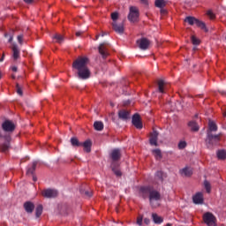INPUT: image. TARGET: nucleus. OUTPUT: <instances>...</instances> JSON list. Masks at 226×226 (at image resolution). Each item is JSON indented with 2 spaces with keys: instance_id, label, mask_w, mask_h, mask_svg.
<instances>
[{
  "instance_id": "obj_1",
  "label": "nucleus",
  "mask_w": 226,
  "mask_h": 226,
  "mask_svg": "<svg viewBox=\"0 0 226 226\" xmlns=\"http://www.w3.org/2000/svg\"><path fill=\"white\" fill-rule=\"evenodd\" d=\"M139 194L144 200L149 199V203L152 208H157L160 207L162 195L158 190L154 188V186H141L139 189Z\"/></svg>"
},
{
  "instance_id": "obj_2",
  "label": "nucleus",
  "mask_w": 226,
  "mask_h": 226,
  "mask_svg": "<svg viewBox=\"0 0 226 226\" xmlns=\"http://www.w3.org/2000/svg\"><path fill=\"white\" fill-rule=\"evenodd\" d=\"M87 57H78L72 64V67L77 71L78 76L80 79L86 80L90 78L91 72L87 67Z\"/></svg>"
},
{
  "instance_id": "obj_3",
  "label": "nucleus",
  "mask_w": 226,
  "mask_h": 226,
  "mask_svg": "<svg viewBox=\"0 0 226 226\" xmlns=\"http://www.w3.org/2000/svg\"><path fill=\"white\" fill-rule=\"evenodd\" d=\"M222 133L221 132L218 134H214V133L207 134L206 146L207 149L214 150L215 147H219L222 139Z\"/></svg>"
},
{
  "instance_id": "obj_4",
  "label": "nucleus",
  "mask_w": 226,
  "mask_h": 226,
  "mask_svg": "<svg viewBox=\"0 0 226 226\" xmlns=\"http://www.w3.org/2000/svg\"><path fill=\"white\" fill-rule=\"evenodd\" d=\"M203 220L207 226H217V219L211 212H206L203 215Z\"/></svg>"
},
{
  "instance_id": "obj_5",
  "label": "nucleus",
  "mask_w": 226,
  "mask_h": 226,
  "mask_svg": "<svg viewBox=\"0 0 226 226\" xmlns=\"http://www.w3.org/2000/svg\"><path fill=\"white\" fill-rule=\"evenodd\" d=\"M139 11L137 7L131 6L128 19L131 23H136L139 21Z\"/></svg>"
},
{
  "instance_id": "obj_6",
  "label": "nucleus",
  "mask_w": 226,
  "mask_h": 226,
  "mask_svg": "<svg viewBox=\"0 0 226 226\" xmlns=\"http://www.w3.org/2000/svg\"><path fill=\"white\" fill-rule=\"evenodd\" d=\"M122 154L120 148H114L109 153V157L112 160V163H117L121 159Z\"/></svg>"
},
{
  "instance_id": "obj_7",
  "label": "nucleus",
  "mask_w": 226,
  "mask_h": 226,
  "mask_svg": "<svg viewBox=\"0 0 226 226\" xmlns=\"http://www.w3.org/2000/svg\"><path fill=\"white\" fill-rule=\"evenodd\" d=\"M41 195L47 199H54L58 196V191L56 189H45L42 191Z\"/></svg>"
},
{
  "instance_id": "obj_8",
  "label": "nucleus",
  "mask_w": 226,
  "mask_h": 226,
  "mask_svg": "<svg viewBox=\"0 0 226 226\" xmlns=\"http://www.w3.org/2000/svg\"><path fill=\"white\" fill-rule=\"evenodd\" d=\"M2 129L5 132H13L15 130V124L11 120H4L2 124Z\"/></svg>"
},
{
  "instance_id": "obj_9",
  "label": "nucleus",
  "mask_w": 226,
  "mask_h": 226,
  "mask_svg": "<svg viewBox=\"0 0 226 226\" xmlns=\"http://www.w3.org/2000/svg\"><path fill=\"white\" fill-rule=\"evenodd\" d=\"M108 47H109L108 42H102L100 44L98 48L99 53L101 54L103 59H106L107 56H109Z\"/></svg>"
},
{
  "instance_id": "obj_10",
  "label": "nucleus",
  "mask_w": 226,
  "mask_h": 226,
  "mask_svg": "<svg viewBox=\"0 0 226 226\" xmlns=\"http://www.w3.org/2000/svg\"><path fill=\"white\" fill-rule=\"evenodd\" d=\"M137 43L139 44V47L140 49L142 50H147L149 49L150 46V41L147 38H141L140 40H139L137 41Z\"/></svg>"
},
{
  "instance_id": "obj_11",
  "label": "nucleus",
  "mask_w": 226,
  "mask_h": 226,
  "mask_svg": "<svg viewBox=\"0 0 226 226\" xmlns=\"http://www.w3.org/2000/svg\"><path fill=\"white\" fill-rule=\"evenodd\" d=\"M158 137L159 132L155 130H154L153 132L150 133L149 142L151 146L158 147Z\"/></svg>"
},
{
  "instance_id": "obj_12",
  "label": "nucleus",
  "mask_w": 226,
  "mask_h": 226,
  "mask_svg": "<svg viewBox=\"0 0 226 226\" xmlns=\"http://www.w3.org/2000/svg\"><path fill=\"white\" fill-rule=\"evenodd\" d=\"M4 141L3 144H0V150L3 153H6L10 148V141L11 137L10 136H4Z\"/></svg>"
},
{
  "instance_id": "obj_13",
  "label": "nucleus",
  "mask_w": 226,
  "mask_h": 226,
  "mask_svg": "<svg viewBox=\"0 0 226 226\" xmlns=\"http://www.w3.org/2000/svg\"><path fill=\"white\" fill-rule=\"evenodd\" d=\"M132 124L139 130H141L143 128L142 122L140 121V116L139 114L136 113L133 115Z\"/></svg>"
},
{
  "instance_id": "obj_14",
  "label": "nucleus",
  "mask_w": 226,
  "mask_h": 226,
  "mask_svg": "<svg viewBox=\"0 0 226 226\" xmlns=\"http://www.w3.org/2000/svg\"><path fill=\"white\" fill-rule=\"evenodd\" d=\"M113 30L118 34H123L124 32V27L123 23H117V21H114L112 24Z\"/></svg>"
},
{
  "instance_id": "obj_15",
  "label": "nucleus",
  "mask_w": 226,
  "mask_h": 226,
  "mask_svg": "<svg viewBox=\"0 0 226 226\" xmlns=\"http://www.w3.org/2000/svg\"><path fill=\"white\" fill-rule=\"evenodd\" d=\"M218 131V126L215 122L209 120L208 129L207 131V134H213V132H216Z\"/></svg>"
},
{
  "instance_id": "obj_16",
  "label": "nucleus",
  "mask_w": 226,
  "mask_h": 226,
  "mask_svg": "<svg viewBox=\"0 0 226 226\" xmlns=\"http://www.w3.org/2000/svg\"><path fill=\"white\" fill-rule=\"evenodd\" d=\"M118 117L120 120L127 121L130 118V112L125 109H121L118 111Z\"/></svg>"
},
{
  "instance_id": "obj_17",
  "label": "nucleus",
  "mask_w": 226,
  "mask_h": 226,
  "mask_svg": "<svg viewBox=\"0 0 226 226\" xmlns=\"http://www.w3.org/2000/svg\"><path fill=\"white\" fill-rule=\"evenodd\" d=\"M24 208L27 214H32L34 210V204L32 201H26L24 203Z\"/></svg>"
},
{
  "instance_id": "obj_18",
  "label": "nucleus",
  "mask_w": 226,
  "mask_h": 226,
  "mask_svg": "<svg viewBox=\"0 0 226 226\" xmlns=\"http://www.w3.org/2000/svg\"><path fill=\"white\" fill-rule=\"evenodd\" d=\"M111 169H112V171L115 173V175L117 177H120L122 176V172H121V170L119 169L118 162H112L111 163Z\"/></svg>"
},
{
  "instance_id": "obj_19",
  "label": "nucleus",
  "mask_w": 226,
  "mask_h": 226,
  "mask_svg": "<svg viewBox=\"0 0 226 226\" xmlns=\"http://www.w3.org/2000/svg\"><path fill=\"white\" fill-rule=\"evenodd\" d=\"M164 177H165V174H164L163 171H162V170L156 171L155 176H154V179H155L157 184L162 183L163 180H164Z\"/></svg>"
},
{
  "instance_id": "obj_20",
  "label": "nucleus",
  "mask_w": 226,
  "mask_h": 226,
  "mask_svg": "<svg viewBox=\"0 0 226 226\" xmlns=\"http://www.w3.org/2000/svg\"><path fill=\"white\" fill-rule=\"evenodd\" d=\"M11 50H12V57L15 61H17L19 57V54H20V50L18 48L17 44H13L11 47Z\"/></svg>"
},
{
  "instance_id": "obj_21",
  "label": "nucleus",
  "mask_w": 226,
  "mask_h": 226,
  "mask_svg": "<svg viewBox=\"0 0 226 226\" xmlns=\"http://www.w3.org/2000/svg\"><path fill=\"white\" fill-rule=\"evenodd\" d=\"M204 201L203 199V193L202 192H197L194 196H193V202L195 204H202Z\"/></svg>"
},
{
  "instance_id": "obj_22",
  "label": "nucleus",
  "mask_w": 226,
  "mask_h": 226,
  "mask_svg": "<svg viewBox=\"0 0 226 226\" xmlns=\"http://www.w3.org/2000/svg\"><path fill=\"white\" fill-rule=\"evenodd\" d=\"M81 147H84V151L87 154L91 152V147H92V142L90 139H87L86 141L82 142Z\"/></svg>"
},
{
  "instance_id": "obj_23",
  "label": "nucleus",
  "mask_w": 226,
  "mask_h": 226,
  "mask_svg": "<svg viewBox=\"0 0 226 226\" xmlns=\"http://www.w3.org/2000/svg\"><path fill=\"white\" fill-rule=\"evenodd\" d=\"M152 218L155 224H161L163 222V218L158 215L156 213L152 214Z\"/></svg>"
},
{
  "instance_id": "obj_24",
  "label": "nucleus",
  "mask_w": 226,
  "mask_h": 226,
  "mask_svg": "<svg viewBox=\"0 0 226 226\" xmlns=\"http://www.w3.org/2000/svg\"><path fill=\"white\" fill-rule=\"evenodd\" d=\"M195 25L197 26V27L200 28L201 30H204L206 33L208 32L207 26H206V24L205 22L200 20L197 19L196 22H195Z\"/></svg>"
},
{
  "instance_id": "obj_25",
  "label": "nucleus",
  "mask_w": 226,
  "mask_h": 226,
  "mask_svg": "<svg viewBox=\"0 0 226 226\" xmlns=\"http://www.w3.org/2000/svg\"><path fill=\"white\" fill-rule=\"evenodd\" d=\"M94 127L95 131L102 132L104 128V124L102 121H95L94 124Z\"/></svg>"
},
{
  "instance_id": "obj_26",
  "label": "nucleus",
  "mask_w": 226,
  "mask_h": 226,
  "mask_svg": "<svg viewBox=\"0 0 226 226\" xmlns=\"http://www.w3.org/2000/svg\"><path fill=\"white\" fill-rule=\"evenodd\" d=\"M52 39L56 41V43L62 44L64 41V36L60 34H56L52 36Z\"/></svg>"
},
{
  "instance_id": "obj_27",
  "label": "nucleus",
  "mask_w": 226,
  "mask_h": 226,
  "mask_svg": "<svg viewBox=\"0 0 226 226\" xmlns=\"http://www.w3.org/2000/svg\"><path fill=\"white\" fill-rule=\"evenodd\" d=\"M197 19H196L195 17L188 16V17H186L185 22L188 23L190 26H194V25H196Z\"/></svg>"
},
{
  "instance_id": "obj_28",
  "label": "nucleus",
  "mask_w": 226,
  "mask_h": 226,
  "mask_svg": "<svg viewBox=\"0 0 226 226\" xmlns=\"http://www.w3.org/2000/svg\"><path fill=\"white\" fill-rule=\"evenodd\" d=\"M189 127L191 128V130L192 132H199L200 131V127L198 125V124L195 121H190L189 122Z\"/></svg>"
},
{
  "instance_id": "obj_29",
  "label": "nucleus",
  "mask_w": 226,
  "mask_h": 226,
  "mask_svg": "<svg viewBox=\"0 0 226 226\" xmlns=\"http://www.w3.org/2000/svg\"><path fill=\"white\" fill-rule=\"evenodd\" d=\"M71 144L74 147H80L82 145V142H79V140L76 137H72L71 139Z\"/></svg>"
},
{
  "instance_id": "obj_30",
  "label": "nucleus",
  "mask_w": 226,
  "mask_h": 226,
  "mask_svg": "<svg viewBox=\"0 0 226 226\" xmlns=\"http://www.w3.org/2000/svg\"><path fill=\"white\" fill-rule=\"evenodd\" d=\"M181 174L185 177H191L192 175V170L190 168L185 167L181 170Z\"/></svg>"
},
{
  "instance_id": "obj_31",
  "label": "nucleus",
  "mask_w": 226,
  "mask_h": 226,
  "mask_svg": "<svg viewBox=\"0 0 226 226\" xmlns=\"http://www.w3.org/2000/svg\"><path fill=\"white\" fill-rule=\"evenodd\" d=\"M164 89H165V82H164L163 79H160L158 81V90H159V93L164 94Z\"/></svg>"
},
{
  "instance_id": "obj_32",
  "label": "nucleus",
  "mask_w": 226,
  "mask_h": 226,
  "mask_svg": "<svg viewBox=\"0 0 226 226\" xmlns=\"http://www.w3.org/2000/svg\"><path fill=\"white\" fill-rule=\"evenodd\" d=\"M166 6V2L164 0H155V7L159 9H163Z\"/></svg>"
},
{
  "instance_id": "obj_33",
  "label": "nucleus",
  "mask_w": 226,
  "mask_h": 226,
  "mask_svg": "<svg viewBox=\"0 0 226 226\" xmlns=\"http://www.w3.org/2000/svg\"><path fill=\"white\" fill-rule=\"evenodd\" d=\"M217 156L220 160H225L226 159V150H224V149L218 150Z\"/></svg>"
},
{
  "instance_id": "obj_34",
  "label": "nucleus",
  "mask_w": 226,
  "mask_h": 226,
  "mask_svg": "<svg viewBox=\"0 0 226 226\" xmlns=\"http://www.w3.org/2000/svg\"><path fill=\"white\" fill-rule=\"evenodd\" d=\"M37 166V162H34L31 168H28L26 170V175H33L35 171V168Z\"/></svg>"
},
{
  "instance_id": "obj_35",
  "label": "nucleus",
  "mask_w": 226,
  "mask_h": 226,
  "mask_svg": "<svg viewBox=\"0 0 226 226\" xmlns=\"http://www.w3.org/2000/svg\"><path fill=\"white\" fill-rule=\"evenodd\" d=\"M153 154L156 160H161L162 158V152L159 148L154 149Z\"/></svg>"
},
{
  "instance_id": "obj_36",
  "label": "nucleus",
  "mask_w": 226,
  "mask_h": 226,
  "mask_svg": "<svg viewBox=\"0 0 226 226\" xmlns=\"http://www.w3.org/2000/svg\"><path fill=\"white\" fill-rule=\"evenodd\" d=\"M42 210H43V207L42 205H38L36 209H35V215H36V218H39L41 214H42Z\"/></svg>"
},
{
  "instance_id": "obj_37",
  "label": "nucleus",
  "mask_w": 226,
  "mask_h": 226,
  "mask_svg": "<svg viewBox=\"0 0 226 226\" xmlns=\"http://www.w3.org/2000/svg\"><path fill=\"white\" fill-rule=\"evenodd\" d=\"M80 193L84 195L87 198H91L92 197V191L89 190H85V189H80Z\"/></svg>"
},
{
  "instance_id": "obj_38",
  "label": "nucleus",
  "mask_w": 226,
  "mask_h": 226,
  "mask_svg": "<svg viewBox=\"0 0 226 226\" xmlns=\"http://www.w3.org/2000/svg\"><path fill=\"white\" fill-rule=\"evenodd\" d=\"M204 186H205L207 192L210 193L211 192V184L209 183V181L205 180Z\"/></svg>"
},
{
  "instance_id": "obj_39",
  "label": "nucleus",
  "mask_w": 226,
  "mask_h": 226,
  "mask_svg": "<svg viewBox=\"0 0 226 226\" xmlns=\"http://www.w3.org/2000/svg\"><path fill=\"white\" fill-rule=\"evenodd\" d=\"M192 44L195 46H199L200 44V41L195 36H192Z\"/></svg>"
},
{
  "instance_id": "obj_40",
  "label": "nucleus",
  "mask_w": 226,
  "mask_h": 226,
  "mask_svg": "<svg viewBox=\"0 0 226 226\" xmlns=\"http://www.w3.org/2000/svg\"><path fill=\"white\" fill-rule=\"evenodd\" d=\"M186 146H187V144H186V142L185 141H180L179 143H178V148L179 149H185V147H186Z\"/></svg>"
},
{
  "instance_id": "obj_41",
  "label": "nucleus",
  "mask_w": 226,
  "mask_h": 226,
  "mask_svg": "<svg viewBox=\"0 0 226 226\" xmlns=\"http://www.w3.org/2000/svg\"><path fill=\"white\" fill-rule=\"evenodd\" d=\"M117 19H118V13L117 12L111 13V19L113 20V22H117Z\"/></svg>"
},
{
  "instance_id": "obj_42",
  "label": "nucleus",
  "mask_w": 226,
  "mask_h": 226,
  "mask_svg": "<svg viewBox=\"0 0 226 226\" xmlns=\"http://www.w3.org/2000/svg\"><path fill=\"white\" fill-rule=\"evenodd\" d=\"M16 91H17V94H18L19 96H22L23 92H22L21 87H19V84H16Z\"/></svg>"
},
{
  "instance_id": "obj_43",
  "label": "nucleus",
  "mask_w": 226,
  "mask_h": 226,
  "mask_svg": "<svg viewBox=\"0 0 226 226\" xmlns=\"http://www.w3.org/2000/svg\"><path fill=\"white\" fill-rule=\"evenodd\" d=\"M207 16L210 18V19L214 20L215 19V15L212 11H207Z\"/></svg>"
},
{
  "instance_id": "obj_44",
  "label": "nucleus",
  "mask_w": 226,
  "mask_h": 226,
  "mask_svg": "<svg viewBox=\"0 0 226 226\" xmlns=\"http://www.w3.org/2000/svg\"><path fill=\"white\" fill-rule=\"evenodd\" d=\"M17 40H18V42H19L20 45L23 44V35H22V34L18 35Z\"/></svg>"
},
{
  "instance_id": "obj_45",
  "label": "nucleus",
  "mask_w": 226,
  "mask_h": 226,
  "mask_svg": "<svg viewBox=\"0 0 226 226\" xmlns=\"http://www.w3.org/2000/svg\"><path fill=\"white\" fill-rule=\"evenodd\" d=\"M142 222H143V218L142 217H138L137 219V224L141 226L142 225Z\"/></svg>"
},
{
  "instance_id": "obj_46",
  "label": "nucleus",
  "mask_w": 226,
  "mask_h": 226,
  "mask_svg": "<svg viewBox=\"0 0 226 226\" xmlns=\"http://www.w3.org/2000/svg\"><path fill=\"white\" fill-rule=\"evenodd\" d=\"M24 2L27 4H31L33 3V0H24Z\"/></svg>"
},
{
  "instance_id": "obj_47",
  "label": "nucleus",
  "mask_w": 226,
  "mask_h": 226,
  "mask_svg": "<svg viewBox=\"0 0 226 226\" xmlns=\"http://www.w3.org/2000/svg\"><path fill=\"white\" fill-rule=\"evenodd\" d=\"M81 34H82V32H81V31L76 32V36H77V37H80Z\"/></svg>"
},
{
  "instance_id": "obj_48",
  "label": "nucleus",
  "mask_w": 226,
  "mask_h": 226,
  "mask_svg": "<svg viewBox=\"0 0 226 226\" xmlns=\"http://www.w3.org/2000/svg\"><path fill=\"white\" fill-rule=\"evenodd\" d=\"M11 70H12L13 72H18V68L16 66H13L11 68Z\"/></svg>"
},
{
  "instance_id": "obj_49",
  "label": "nucleus",
  "mask_w": 226,
  "mask_h": 226,
  "mask_svg": "<svg viewBox=\"0 0 226 226\" xmlns=\"http://www.w3.org/2000/svg\"><path fill=\"white\" fill-rule=\"evenodd\" d=\"M144 222L146 224H148L150 222V220L148 218H145Z\"/></svg>"
},
{
  "instance_id": "obj_50",
  "label": "nucleus",
  "mask_w": 226,
  "mask_h": 226,
  "mask_svg": "<svg viewBox=\"0 0 226 226\" xmlns=\"http://www.w3.org/2000/svg\"><path fill=\"white\" fill-rule=\"evenodd\" d=\"M4 60V54H3L2 57L0 58V63H3Z\"/></svg>"
},
{
  "instance_id": "obj_51",
  "label": "nucleus",
  "mask_w": 226,
  "mask_h": 226,
  "mask_svg": "<svg viewBox=\"0 0 226 226\" xmlns=\"http://www.w3.org/2000/svg\"><path fill=\"white\" fill-rule=\"evenodd\" d=\"M141 3L147 5V0H141Z\"/></svg>"
},
{
  "instance_id": "obj_52",
  "label": "nucleus",
  "mask_w": 226,
  "mask_h": 226,
  "mask_svg": "<svg viewBox=\"0 0 226 226\" xmlns=\"http://www.w3.org/2000/svg\"><path fill=\"white\" fill-rule=\"evenodd\" d=\"M12 40H13V37L11 36V37L9 38V42L11 43V42L12 41Z\"/></svg>"
},
{
  "instance_id": "obj_53",
  "label": "nucleus",
  "mask_w": 226,
  "mask_h": 226,
  "mask_svg": "<svg viewBox=\"0 0 226 226\" xmlns=\"http://www.w3.org/2000/svg\"><path fill=\"white\" fill-rule=\"evenodd\" d=\"M33 180H34V182H36V181H37V178L34 176V177H33Z\"/></svg>"
},
{
  "instance_id": "obj_54",
  "label": "nucleus",
  "mask_w": 226,
  "mask_h": 226,
  "mask_svg": "<svg viewBox=\"0 0 226 226\" xmlns=\"http://www.w3.org/2000/svg\"><path fill=\"white\" fill-rule=\"evenodd\" d=\"M100 35H96L95 40L97 41L99 39Z\"/></svg>"
},
{
  "instance_id": "obj_55",
  "label": "nucleus",
  "mask_w": 226,
  "mask_h": 226,
  "mask_svg": "<svg viewBox=\"0 0 226 226\" xmlns=\"http://www.w3.org/2000/svg\"><path fill=\"white\" fill-rule=\"evenodd\" d=\"M11 78H12V79H16L15 75H11Z\"/></svg>"
},
{
  "instance_id": "obj_56",
  "label": "nucleus",
  "mask_w": 226,
  "mask_h": 226,
  "mask_svg": "<svg viewBox=\"0 0 226 226\" xmlns=\"http://www.w3.org/2000/svg\"><path fill=\"white\" fill-rule=\"evenodd\" d=\"M4 137H3V134H1V132H0V139H3Z\"/></svg>"
},
{
  "instance_id": "obj_57",
  "label": "nucleus",
  "mask_w": 226,
  "mask_h": 226,
  "mask_svg": "<svg viewBox=\"0 0 226 226\" xmlns=\"http://www.w3.org/2000/svg\"><path fill=\"white\" fill-rule=\"evenodd\" d=\"M167 226H172V224L169 222V223H167Z\"/></svg>"
},
{
  "instance_id": "obj_58",
  "label": "nucleus",
  "mask_w": 226,
  "mask_h": 226,
  "mask_svg": "<svg viewBox=\"0 0 226 226\" xmlns=\"http://www.w3.org/2000/svg\"><path fill=\"white\" fill-rule=\"evenodd\" d=\"M224 117H226V112L223 113Z\"/></svg>"
},
{
  "instance_id": "obj_59",
  "label": "nucleus",
  "mask_w": 226,
  "mask_h": 226,
  "mask_svg": "<svg viewBox=\"0 0 226 226\" xmlns=\"http://www.w3.org/2000/svg\"><path fill=\"white\" fill-rule=\"evenodd\" d=\"M162 13H165V11H162Z\"/></svg>"
},
{
  "instance_id": "obj_60",
  "label": "nucleus",
  "mask_w": 226,
  "mask_h": 226,
  "mask_svg": "<svg viewBox=\"0 0 226 226\" xmlns=\"http://www.w3.org/2000/svg\"><path fill=\"white\" fill-rule=\"evenodd\" d=\"M103 36H104V34H102V37H103Z\"/></svg>"
},
{
  "instance_id": "obj_61",
  "label": "nucleus",
  "mask_w": 226,
  "mask_h": 226,
  "mask_svg": "<svg viewBox=\"0 0 226 226\" xmlns=\"http://www.w3.org/2000/svg\"><path fill=\"white\" fill-rule=\"evenodd\" d=\"M0 79H1V73H0Z\"/></svg>"
}]
</instances>
